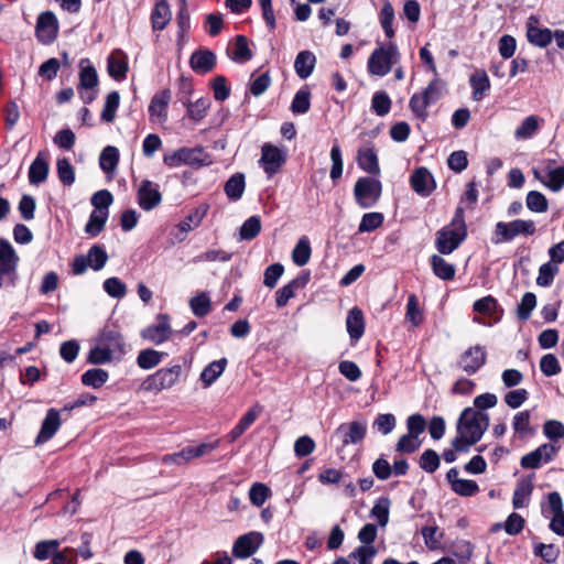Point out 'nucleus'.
<instances>
[{
    "label": "nucleus",
    "mask_w": 564,
    "mask_h": 564,
    "mask_svg": "<svg viewBox=\"0 0 564 564\" xmlns=\"http://www.w3.org/2000/svg\"><path fill=\"white\" fill-rule=\"evenodd\" d=\"M183 104L186 107L187 116L194 121L203 120L210 108V100L207 97L198 98L196 101L185 100Z\"/></svg>",
    "instance_id": "a19ab883"
},
{
    "label": "nucleus",
    "mask_w": 564,
    "mask_h": 564,
    "mask_svg": "<svg viewBox=\"0 0 564 564\" xmlns=\"http://www.w3.org/2000/svg\"><path fill=\"white\" fill-rule=\"evenodd\" d=\"M431 101L423 95V93L414 94L409 101V107L415 117L425 119L427 116L426 109L431 106Z\"/></svg>",
    "instance_id": "774afa93"
},
{
    "label": "nucleus",
    "mask_w": 564,
    "mask_h": 564,
    "mask_svg": "<svg viewBox=\"0 0 564 564\" xmlns=\"http://www.w3.org/2000/svg\"><path fill=\"white\" fill-rule=\"evenodd\" d=\"M128 69L127 55L120 50L111 52L107 58V70L109 76L117 82H122L127 77Z\"/></svg>",
    "instance_id": "412c9836"
},
{
    "label": "nucleus",
    "mask_w": 564,
    "mask_h": 564,
    "mask_svg": "<svg viewBox=\"0 0 564 564\" xmlns=\"http://www.w3.org/2000/svg\"><path fill=\"white\" fill-rule=\"evenodd\" d=\"M189 307L195 316L203 317L210 312V299L206 293H200L191 299Z\"/></svg>",
    "instance_id": "680f3d73"
},
{
    "label": "nucleus",
    "mask_w": 564,
    "mask_h": 564,
    "mask_svg": "<svg viewBox=\"0 0 564 564\" xmlns=\"http://www.w3.org/2000/svg\"><path fill=\"white\" fill-rule=\"evenodd\" d=\"M431 265L433 273L441 280L447 281L455 276V267L437 254L431 257Z\"/></svg>",
    "instance_id": "58836bf2"
},
{
    "label": "nucleus",
    "mask_w": 564,
    "mask_h": 564,
    "mask_svg": "<svg viewBox=\"0 0 564 564\" xmlns=\"http://www.w3.org/2000/svg\"><path fill=\"white\" fill-rule=\"evenodd\" d=\"M119 162V151L116 147H106L99 156L100 169L106 173H111L116 170Z\"/></svg>",
    "instance_id": "de8ad7c7"
},
{
    "label": "nucleus",
    "mask_w": 564,
    "mask_h": 564,
    "mask_svg": "<svg viewBox=\"0 0 564 564\" xmlns=\"http://www.w3.org/2000/svg\"><path fill=\"white\" fill-rule=\"evenodd\" d=\"M61 544L62 541L57 539L39 541L34 546L33 557L37 561H46L48 558H53Z\"/></svg>",
    "instance_id": "4c0bfd02"
},
{
    "label": "nucleus",
    "mask_w": 564,
    "mask_h": 564,
    "mask_svg": "<svg viewBox=\"0 0 564 564\" xmlns=\"http://www.w3.org/2000/svg\"><path fill=\"white\" fill-rule=\"evenodd\" d=\"M376 554L377 550L373 545H359L349 554V558L354 564H371V560Z\"/></svg>",
    "instance_id": "0e129e2a"
},
{
    "label": "nucleus",
    "mask_w": 564,
    "mask_h": 564,
    "mask_svg": "<svg viewBox=\"0 0 564 564\" xmlns=\"http://www.w3.org/2000/svg\"><path fill=\"white\" fill-rule=\"evenodd\" d=\"M18 263L19 257L12 245L6 239H0V288L4 279L12 285L15 284Z\"/></svg>",
    "instance_id": "1a4fd4ad"
},
{
    "label": "nucleus",
    "mask_w": 564,
    "mask_h": 564,
    "mask_svg": "<svg viewBox=\"0 0 564 564\" xmlns=\"http://www.w3.org/2000/svg\"><path fill=\"white\" fill-rule=\"evenodd\" d=\"M399 59L400 53L397 45L389 42L387 45L377 47L370 54L367 63L368 72L375 76H386Z\"/></svg>",
    "instance_id": "7ed1b4c3"
},
{
    "label": "nucleus",
    "mask_w": 564,
    "mask_h": 564,
    "mask_svg": "<svg viewBox=\"0 0 564 564\" xmlns=\"http://www.w3.org/2000/svg\"><path fill=\"white\" fill-rule=\"evenodd\" d=\"M108 378L109 375L106 370L93 368L82 375V382L87 387L98 389L107 382Z\"/></svg>",
    "instance_id": "09e8293b"
},
{
    "label": "nucleus",
    "mask_w": 564,
    "mask_h": 564,
    "mask_svg": "<svg viewBox=\"0 0 564 564\" xmlns=\"http://www.w3.org/2000/svg\"><path fill=\"white\" fill-rule=\"evenodd\" d=\"M61 424L59 412L53 408L48 409L35 438V445H42L48 442L59 430Z\"/></svg>",
    "instance_id": "6ab92c4d"
},
{
    "label": "nucleus",
    "mask_w": 564,
    "mask_h": 564,
    "mask_svg": "<svg viewBox=\"0 0 564 564\" xmlns=\"http://www.w3.org/2000/svg\"><path fill=\"white\" fill-rule=\"evenodd\" d=\"M56 170L57 176L64 185L70 186L75 183V170L68 159H58Z\"/></svg>",
    "instance_id": "bf43d9fd"
},
{
    "label": "nucleus",
    "mask_w": 564,
    "mask_h": 564,
    "mask_svg": "<svg viewBox=\"0 0 564 564\" xmlns=\"http://www.w3.org/2000/svg\"><path fill=\"white\" fill-rule=\"evenodd\" d=\"M165 356V352H161L150 348L143 349L139 352L137 357V364L141 369L150 370L156 367Z\"/></svg>",
    "instance_id": "a18cd8bd"
},
{
    "label": "nucleus",
    "mask_w": 564,
    "mask_h": 564,
    "mask_svg": "<svg viewBox=\"0 0 564 564\" xmlns=\"http://www.w3.org/2000/svg\"><path fill=\"white\" fill-rule=\"evenodd\" d=\"M525 204L529 210L533 213H545L549 208L546 197L538 191H531L528 193Z\"/></svg>",
    "instance_id": "052dcab7"
},
{
    "label": "nucleus",
    "mask_w": 564,
    "mask_h": 564,
    "mask_svg": "<svg viewBox=\"0 0 564 564\" xmlns=\"http://www.w3.org/2000/svg\"><path fill=\"white\" fill-rule=\"evenodd\" d=\"M547 501L553 517L550 522V529L557 535L564 536V510L562 498L558 492L549 494Z\"/></svg>",
    "instance_id": "aec40b11"
},
{
    "label": "nucleus",
    "mask_w": 564,
    "mask_h": 564,
    "mask_svg": "<svg viewBox=\"0 0 564 564\" xmlns=\"http://www.w3.org/2000/svg\"><path fill=\"white\" fill-rule=\"evenodd\" d=\"M79 85L77 89L84 104H90L97 95L95 88L98 85V74L87 58L79 62Z\"/></svg>",
    "instance_id": "6e6552de"
},
{
    "label": "nucleus",
    "mask_w": 564,
    "mask_h": 564,
    "mask_svg": "<svg viewBox=\"0 0 564 564\" xmlns=\"http://www.w3.org/2000/svg\"><path fill=\"white\" fill-rule=\"evenodd\" d=\"M286 160L285 153L271 143H264L261 149L260 166L263 169L268 177H272L279 172Z\"/></svg>",
    "instance_id": "9d476101"
},
{
    "label": "nucleus",
    "mask_w": 564,
    "mask_h": 564,
    "mask_svg": "<svg viewBox=\"0 0 564 564\" xmlns=\"http://www.w3.org/2000/svg\"><path fill=\"white\" fill-rule=\"evenodd\" d=\"M232 61L237 63H245L252 57V52L249 48L248 40L243 35H238L235 41L234 48L230 54Z\"/></svg>",
    "instance_id": "3c124183"
},
{
    "label": "nucleus",
    "mask_w": 564,
    "mask_h": 564,
    "mask_svg": "<svg viewBox=\"0 0 564 564\" xmlns=\"http://www.w3.org/2000/svg\"><path fill=\"white\" fill-rule=\"evenodd\" d=\"M307 276H299L293 279L291 282L279 289L275 293V302L278 307H283L288 302L294 297L295 291L300 288L305 286L307 283Z\"/></svg>",
    "instance_id": "c85d7f7f"
},
{
    "label": "nucleus",
    "mask_w": 564,
    "mask_h": 564,
    "mask_svg": "<svg viewBox=\"0 0 564 564\" xmlns=\"http://www.w3.org/2000/svg\"><path fill=\"white\" fill-rule=\"evenodd\" d=\"M485 349L481 346H474L460 356L458 367L468 375H474L485 365Z\"/></svg>",
    "instance_id": "f3484780"
},
{
    "label": "nucleus",
    "mask_w": 564,
    "mask_h": 564,
    "mask_svg": "<svg viewBox=\"0 0 564 564\" xmlns=\"http://www.w3.org/2000/svg\"><path fill=\"white\" fill-rule=\"evenodd\" d=\"M346 327L351 340H358L365 332V321L362 311L359 307H352L346 318Z\"/></svg>",
    "instance_id": "cd10ccee"
},
{
    "label": "nucleus",
    "mask_w": 564,
    "mask_h": 564,
    "mask_svg": "<svg viewBox=\"0 0 564 564\" xmlns=\"http://www.w3.org/2000/svg\"><path fill=\"white\" fill-rule=\"evenodd\" d=\"M558 273V267L552 262H546L539 268L536 284L543 288L553 283L554 276Z\"/></svg>",
    "instance_id": "338daca9"
},
{
    "label": "nucleus",
    "mask_w": 564,
    "mask_h": 564,
    "mask_svg": "<svg viewBox=\"0 0 564 564\" xmlns=\"http://www.w3.org/2000/svg\"><path fill=\"white\" fill-rule=\"evenodd\" d=\"M261 231V220L258 216L249 217L240 227V239L251 240Z\"/></svg>",
    "instance_id": "69168bd1"
},
{
    "label": "nucleus",
    "mask_w": 564,
    "mask_h": 564,
    "mask_svg": "<svg viewBox=\"0 0 564 564\" xmlns=\"http://www.w3.org/2000/svg\"><path fill=\"white\" fill-rule=\"evenodd\" d=\"M246 183L245 175L241 173L234 174L225 184V193L231 200L241 198L245 192Z\"/></svg>",
    "instance_id": "49530a36"
},
{
    "label": "nucleus",
    "mask_w": 564,
    "mask_h": 564,
    "mask_svg": "<svg viewBox=\"0 0 564 564\" xmlns=\"http://www.w3.org/2000/svg\"><path fill=\"white\" fill-rule=\"evenodd\" d=\"M216 64V55L208 50L196 51L189 58L192 69L199 74L210 72Z\"/></svg>",
    "instance_id": "b1692460"
},
{
    "label": "nucleus",
    "mask_w": 564,
    "mask_h": 564,
    "mask_svg": "<svg viewBox=\"0 0 564 564\" xmlns=\"http://www.w3.org/2000/svg\"><path fill=\"white\" fill-rule=\"evenodd\" d=\"M488 426L489 415L487 413L466 408L457 421V435L452 441V446L459 453L468 452L474 444L480 441Z\"/></svg>",
    "instance_id": "f257e3e1"
},
{
    "label": "nucleus",
    "mask_w": 564,
    "mask_h": 564,
    "mask_svg": "<svg viewBox=\"0 0 564 564\" xmlns=\"http://www.w3.org/2000/svg\"><path fill=\"white\" fill-rule=\"evenodd\" d=\"M382 184L375 177H359L354 186L355 200L360 208L373 207L380 199Z\"/></svg>",
    "instance_id": "423d86ee"
},
{
    "label": "nucleus",
    "mask_w": 564,
    "mask_h": 564,
    "mask_svg": "<svg viewBox=\"0 0 564 564\" xmlns=\"http://www.w3.org/2000/svg\"><path fill=\"white\" fill-rule=\"evenodd\" d=\"M536 231L533 220L514 219L512 221H498L495 226L491 241L495 245L510 242L518 236H532Z\"/></svg>",
    "instance_id": "20e7f679"
},
{
    "label": "nucleus",
    "mask_w": 564,
    "mask_h": 564,
    "mask_svg": "<svg viewBox=\"0 0 564 564\" xmlns=\"http://www.w3.org/2000/svg\"><path fill=\"white\" fill-rule=\"evenodd\" d=\"M410 184L413 191L422 197L430 196L436 186L433 175L426 167L416 169L410 177Z\"/></svg>",
    "instance_id": "a211bd4d"
},
{
    "label": "nucleus",
    "mask_w": 564,
    "mask_h": 564,
    "mask_svg": "<svg viewBox=\"0 0 564 564\" xmlns=\"http://www.w3.org/2000/svg\"><path fill=\"white\" fill-rule=\"evenodd\" d=\"M137 200L141 209L150 212L162 202V194L156 183L143 180L137 189Z\"/></svg>",
    "instance_id": "ddd939ff"
},
{
    "label": "nucleus",
    "mask_w": 564,
    "mask_h": 564,
    "mask_svg": "<svg viewBox=\"0 0 564 564\" xmlns=\"http://www.w3.org/2000/svg\"><path fill=\"white\" fill-rule=\"evenodd\" d=\"M171 101V91L163 89L151 99L148 111L150 120L154 123H164L167 119V107Z\"/></svg>",
    "instance_id": "dca6fc26"
},
{
    "label": "nucleus",
    "mask_w": 564,
    "mask_h": 564,
    "mask_svg": "<svg viewBox=\"0 0 564 564\" xmlns=\"http://www.w3.org/2000/svg\"><path fill=\"white\" fill-rule=\"evenodd\" d=\"M58 33V21L52 11L42 12L36 20L35 34L42 44H51Z\"/></svg>",
    "instance_id": "f8f14e48"
},
{
    "label": "nucleus",
    "mask_w": 564,
    "mask_h": 564,
    "mask_svg": "<svg viewBox=\"0 0 564 564\" xmlns=\"http://www.w3.org/2000/svg\"><path fill=\"white\" fill-rule=\"evenodd\" d=\"M261 412L260 406L256 405L247 411V413L240 419L238 424L229 432L228 440L235 442L240 437L245 431L258 419Z\"/></svg>",
    "instance_id": "e433bc0d"
},
{
    "label": "nucleus",
    "mask_w": 564,
    "mask_h": 564,
    "mask_svg": "<svg viewBox=\"0 0 564 564\" xmlns=\"http://www.w3.org/2000/svg\"><path fill=\"white\" fill-rule=\"evenodd\" d=\"M543 119L535 115L527 117L521 124L514 131V138L517 140H529L532 139L541 128Z\"/></svg>",
    "instance_id": "f704fd0d"
},
{
    "label": "nucleus",
    "mask_w": 564,
    "mask_h": 564,
    "mask_svg": "<svg viewBox=\"0 0 564 564\" xmlns=\"http://www.w3.org/2000/svg\"><path fill=\"white\" fill-rule=\"evenodd\" d=\"M194 458H197V453H195L194 446L188 445V446H185L184 448H182L177 453L163 456L162 462L167 465H170V464L183 465L185 463L191 462Z\"/></svg>",
    "instance_id": "5fc2aeb1"
},
{
    "label": "nucleus",
    "mask_w": 564,
    "mask_h": 564,
    "mask_svg": "<svg viewBox=\"0 0 564 564\" xmlns=\"http://www.w3.org/2000/svg\"><path fill=\"white\" fill-rule=\"evenodd\" d=\"M315 64V55L310 51H302L295 57V73L301 79H306L313 73Z\"/></svg>",
    "instance_id": "473e14b6"
},
{
    "label": "nucleus",
    "mask_w": 564,
    "mask_h": 564,
    "mask_svg": "<svg viewBox=\"0 0 564 564\" xmlns=\"http://www.w3.org/2000/svg\"><path fill=\"white\" fill-rule=\"evenodd\" d=\"M311 254L312 248L310 239L306 236H303L299 239L292 250V260L296 265L303 267L310 261Z\"/></svg>",
    "instance_id": "37998d69"
},
{
    "label": "nucleus",
    "mask_w": 564,
    "mask_h": 564,
    "mask_svg": "<svg viewBox=\"0 0 564 564\" xmlns=\"http://www.w3.org/2000/svg\"><path fill=\"white\" fill-rule=\"evenodd\" d=\"M380 24L384 31L387 37L391 39L394 36V29L392 26L394 21V9L392 4L384 0L379 14Z\"/></svg>",
    "instance_id": "8fccbe9b"
},
{
    "label": "nucleus",
    "mask_w": 564,
    "mask_h": 564,
    "mask_svg": "<svg viewBox=\"0 0 564 564\" xmlns=\"http://www.w3.org/2000/svg\"><path fill=\"white\" fill-rule=\"evenodd\" d=\"M531 413L528 410L520 411L512 419V429L519 437H524L530 433Z\"/></svg>",
    "instance_id": "4d7b16f0"
},
{
    "label": "nucleus",
    "mask_w": 564,
    "mask_h": 564,
    "mask_svg": "<svg viewBox=\"0 0 564 564\" xmlns=\"http://www.w3.org/2000/svg\"><path fill=\"white\" fill-rule=\"evenodd\" d=\"M163 162L169 167H178L183 164L203 166L210 163L209 155L202 148H181L171 153H165Z\"/></svg>",
    "instance_id": "39448f33"
},
{
    "label": "nucleus",
    "mask_w": 564,
    "mask_h": 564,
    "mask_svg": "<svg viewBox=\"0 0 564 564\" xmlns=\"http://www.w3.org/2000/svg\"><path fill=\"white\" fill-rule=\"evenodd\" d=\"M120 95L118 91H111L107 95L105 106L101 112V119L106 122H112L116 111L119 107Z\"/></svg>",
    "instance_id": "e2e57ef3"
},
{
    "label": "nucleus",
    "mask_w": 564,
    "mask_h": 564,
    "mask_svg": "<svg viewBox=\"0 0 564 564\" xmlns=\"http://www.w3.org/2000/svg\"><path fill=\"white\" fill-rule=\"evenodd\" d=\"M182 375V366L174 365L172 367L161 368L153 375L149 376L142 383V388L149 392H161L162 390L173 388L180 380Z\"/></svg>",
    "instance_id": "0eeeda50"
},
{
    "label": "nucleus",
    "mask_w": 564,
    "mask_h": 564,
    "mask_svg": "<svg viewBox=\"0 0 564 564\" xmlns=\"http://www.w3.org/2000/svg\"><path fill=\"white\" fill-rule=\"evenodd\" d=\"M469 84L473 89V99L476 101H480L490 89L489 77L482 69H478L471 74Z\"/></svg>",
    "instance_id": "2f4dec72"
},
{
    "label": "nucleus",
    "mask_w": 564,
    "mask_h": 564,
    "mask_svg": "<svg viewBox=\"0 0 564 564\" xmlns=\"http://www.w3.org/2000/svg\"><path fill=\"white\" fill-rule=\"evenodd\" d=\"M358 166L365 172L378 176L380 174V166L376 149L372 145H364L359 148L357 153Z\"/></svg>",
    "instance_id": "4be33fe9"
},
{
    "label": "nucleus",
    "mask_w": 564,
    "mask_h": 564,
    "mask_svg": "<svg viewBox=\"0 0 564 564\" xmlns=\"http://www.w3.org/2000/svg\"><path fill=\"white\" fill-rule=\"evenodd\" d=\"M262 542L263 535L260 532L251 531L240 535L232 546V554L238 558H247L258 551Z\"/></svg>",
    "instance_id": "2eb2a0df"
},
{
    "label": "nucleus",
    "mask_w": 564,
    "mask_h": 564,
    "mask_svg": "<svg viewBox=\"0 0 564 564\" xmlns=\"http://www.w3.org/2000/svg\"><path fill=\"white\" fill-rule=\"evenodd\" d=\"M533 491V484L530 480H520L513 491L512 506L514 509H521L528 506L530 496Z\"/></svg>",
    "instance_id": "ea45409f"
},
{
    "label": "nucleus",
    "mask_w": 564,
    "mask_h": 564,
    "mask_svg": "<svg viewBox=\"0 0 564 564\" xmlns=\"http://www.w3.org/2000/svg\"><path fill=\"white\" fill-rule=\"evenodd\" d=\"M390 500L386 497L379 498L371 511L370 516L378 521V524L384 528L389 522Z\"/></svg>",
    "instance_id": "864d4df0"
},
{
    "label": "nucleus",
    "mask_w": 564,
    "mask_h": 564,
    "mask_svg": "<svg viewBox=\"0 0 564 564\" xmlns=\"http://www.w3.org/2000/svg\"><path fill=\"white\" fill-rule=\"evenodd\" d=\"M172 12L165 0L159 1L151 12V24L153 31H162L171 21Z\"/></svg>",
    "instance_id": "c756f323"
},
{
    "label": "nucleus",
    "mask_w": 564,
    "mask_h": 564,
    "mask_svg": "<svg viewBox=\"0 0 564 564\" xmlns=\"http://www.w3.org/2000/svg\"><path fill=\"white\" fill-rule=\"evenodd\" d=\"M536 22V19L531 17L528 21V30H527V36L531 44L539 46V47H545L547 46L553 39V34L551 30L549 29H540L533 23Z\"/></svg>",
    "instance_id": "bb28decb"
},
{
    "label": "nucleus",
    "mask_w": 564,
    "mask_h": 564,
    "mask_svg": "<svg viewBox=\"0 0 564 564\" xmlns=\"http://www.w3.org/2000/svg\"><path fill=\"white\" fill-rule=\"evenodd\" d=\"M108 216L109 210H93L85 226V232L91 237L99 235L105 227Z\"/></svg>",
    "instance_id": "c03bdc74"
},
{
    "label": "nucleus",
    "mask_w": 564,
    "mask_h": 564,
    "mask_svg": "<svg viewBox=\"0 0 564 564\" xmlns=\"http://www.w3.org/2000/svg\"><path fill=\"white\" fill-rule=\"evenodd\" d=\"M172 334L169 316L160 314L156 323L141 330V337L154 345H161L166 341Z\"/></svg>",
    "instance_id": "4468645a"
},
{
    "label": "nucleus",
    "mask_w": 564,
    "mask_h": 564,
    "mask_svg": "<svg viewBox=\"0 0 564 564\" xmlns=\"http://www.w3.org/2000/svg\"><path fill=\"white\" fill-rule=\"evenodd\" d=\"M473 308L476 313L489 317L495 323L500 319L497 300L491 295L477 300L474 303Z\"/></svg>",
    "instance_id": "c9c22d12"
},
{
    "label": "nucleus",
    "mask_w": 564,
    "mask_h": 564,
    "mask_svg": "<svg viewBox=\"0 0 564 564\" xmlns=\"http://www.w3.org/2000/svg\"><path fill=\"white\" fill-rule=\"evenodd\" d=\"M207 213V206H200L194 209L184 220H182L177 227L183 234H187L188 231L197 228L203 218Z\"/></svg>",
    "instance_id": "603ef678"
},
{
    "label": "nucleus",
    "mask_w": 564,
    "mask_h": 564,
    "mask_svg": "<svg viewBox=\"0 0 564 564\" xmlns=\"http://www.w3.org/2000/svg\"><path fill=\"white\" fill-rule=\"evenodd\" d=\"M557 452V446L551 443H544L534 451L522 456L520 465L522 468L536 469L541 467L543 464H547L551 460H553Z\"/></svg>",
    "instance_id": "9b49d317"
},
{
    "label": "nucleus",
    "mask_w": 564,
    "mask_h": 564,
    "mask_svg": "<svg viewBox=\"0 0 564 564\" xmlns=\"http://www.w3.org/2000/svg\"><path fill=\"white\" fill-rule=\"evenodd\" d=\"M425 546L431 550H441L444 532L437 525H426L421 530Z\"/></svg>",
    "instance_id": "79ce46f5"
},
{
    "label": "nucleus",
    "mask_w": 564,
    "mask_h": 564,
    "mask_svg": "<svg viewBox=\"0 0 564 564\" xmlns=\"http://www.w3.org/2000/svg\"><path fill=\"white\" fill-rule=\"evenodd\" d=\"M538 180L554 193L560 192L564 187V164L555 169H549L544 175L534 172Z\"/></svg>",
    "instance_id": "393cba45"
},
{
    "label": "nucleus",
    "mask_w": 564,
    "mask_h": 564,
    "mask_svg": "<svg viewBox=\"0 0 564 564\" xmlns=\"http://www.w3.org/2000/svg\"><path fill=\"white\" fill-rule=\"evenodd\" d=\"M384 217L383 214L378 212L366 213L359 223L358 231L362 232H371L379 228L383 224Z\"/></svg>",
    "instance_id": "13d9d810"
},
{
    "label": "nucleus",
    "mask_w": 564,
    "mask_h": 564,
    "mask_svg": "<svg viewBox=\"0 0 564 564\" xmlns=\"http://www.w3.org/2000/svg\"><path fill=\"white\" fill-rule=\"evenodd\" d=\"M96 343L105 347L112 355L124 352V343L120 333L106 329L99 334Z\"/></svg>",
    "instance_id": "a878e982"
},
{
    "label": "nucleus",
    "mask_w": 564,
    "mask_h": 564,
    "mask_svg": "<svg viewBox=\"0 0 564 564\" xmlns=\"http://www.w3.org/2000/svg\"><path fill=\"white\" fill-rule=\"evenodd\" d=\"M336 433L341 435L344 445L357 444L366 435V424L357 421L343 424L337 429Z\"/></svg>",
    "instance_id": "5701e85b"
},
{
    "label": "nucleus",
    "mask_w": 564,
    "mask_h": 564,
    "mask_svg": "<svg viewBox=\"0 0 564 564\" xmlns=\"http://www.w3.org/2000/svg\"><path fill=\"white\" fill-rule=\"evenodd\" d=\"M227 359L221 358L209 362L200 372L199 380L204 388H209L223 375L227 367Z\"/></svg>",
    "instance_id": "7c9ffc66"
},
{
    "label": "nucleus",
    "mask_w": 564,
    "mask_h": 564,
    "mask_svg": "<svg viewBox=\"0 0 564 564\" xmlns=\"http://www.w3.org/2000/svg\"><path fill=\"white\" fill-rule=\"evenodd\" d=\"M467 236V228L464 220V208L458 206L452 223L436 234V249L442 254H449L456 250Z\"/></svg>",
    "instance_id": "f03ea898"
},
{
    "label": "nucleus",
    "mask_w": 564,
    "mask_h": 564,
    "mask_svg": "<svg viewBox=\"0 0 564 564\" xmlns=\"http://www.w3.org/2000/svg\"><path fill=\"white\" fill-rule=\"evenodd\" d=\"M405 319L413 327L419 326L423 322V312L419 306V300L415 294H411L408 297Z\"/></svg>",
    "instance_id": "6e6d98bb"
},
{
    "label": "nucleus",
    "mask_w": 564,
    "mask_h": 564,
    "mask_svg": "<svg viewBox=\"0 0 564 564\" xmlns=\"http://www.w3.org/2000/svg\"><path fill=\"white\" fill-rule=\"evenodd\" d=\"M48 163L42 152L32 162L29 169V181L33 185H39L47 178L48 175Z\"/></svg>",
    "instance_id": "72a5a7b5"
}]
</instances>
